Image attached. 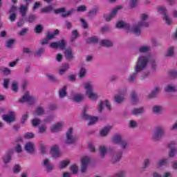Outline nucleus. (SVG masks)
Returning <instances> with one entry per match:
<instances>
[{
    "label": "nucleus",
    "mask_w": 177,
    "mask_h": 177,
    "mask_svg": "<svg viewBox=\"0 0 177 177\" xmlns=\"http://www.w3.org/2000/svg\"><path fill=\"white\" fill-rule=\"evenodd\" d=\"M139 3L138 0H130V8L131 9H135V8H136V6H138Z\"/></svg>",
    "instance_id": "obj_56"
},
{
    "label": "nucleus",
    "mask_w": 177,
    "mask_h": 177,
    "mask_svg": "<svg viewBox=\"0 0 177 177\" xmlns=\"http://www.w3.org/2000/svg\"><path fill=\"white\" fill-rule=\"evenodd\" d=\"M149 15L148 14L146 13H143L140 15V21L138 23H142V26H144V27H149V23H146L147 20H149Z\"/></svg>",
    "instance_id": "obj_20"
},
{
    "label": "nucleus",
    "mask_w": 177,
    "mask_h": 177,
    "mask_svg": "<svg viewBox=\"0 0 177 177\" xmlns=\"http://www.w3.org/2000/svg\"><path fill=\"white\" fill-rule=\"evenodd\" d=\"M144 113H145V108L143 106H141L140 108H134L131 111V114L133 115H140Z\"/></svg>",
    "instance_id": "obj_28"
},
{
    "label": "nucleus",
    "mask_w": 177,
    "mask_h": 177,
    "mask_svg": "<svg viewBox=\"0 0 177 177\" xmlns=\"http://www.w3.org/2000/svg\"><path fill=\"white\" fill-rule=\"evenodd\" d=\"M43 165L45 167L47 174L52 172V171H53V169L55 168V166L49 164V159H45L43 161Z\"/></svg>",
    "instance_id": "obj_23"
},
{
    "label": "nucleus",
    "mask_w": 177,
    "mask_h": 177,
    "mask_svg": "<svg viewBox=\"0 0 177 177\" xmlns=\"http://www.w3.org/2000/svg\"><path fill=\"white\" fill-rule=\"evenodd\" d=\"M13 174H20L21 172V167L19 165H15L12 168Z\"/></svg>",
    "instance_id": "obj_50"
},
{
    "label": "nucleus",
    "mask_w": 177,
    "mask_h": 177,
    "mask_svg": "<svg viewBox=\"0 0 177 177\" xmlns=\"http://www.w3.org/2000/svg\"><path fill=\"white\" fill-rule=\"evenodd\" d=\"M161 92V87L156 86L153 88V89L151 91V93L148 95V97L149 99H156L157 97V95Z\"/></svg>",
    "instance_id": "obj_18"
},
{
    "label": "nucleus",
    "mask_w": 177,
    "mask_h": 177,
    "mask_svg": "<svg viewBox=\"0 0 177 177\" xmlns=\"http://www.w3.org/2000/svg\"><path fill=\"white\" fill-rule=\"evenodd\" d=\"M2 160L5 165H8V164L12 161V151L8 152L4 156H3Z\"/></svg>",
    "instance_id": "obj_24"
},
{
    "label": "nucleus",
    "mask_w": 177,
    "mask_h": 177,
    "mask_svg": "<svg viewBox=\"0 0 177 177\" xmlns=\"http://www.w3.org/2000/svg\"><path fill=\"white\" fill-rule=\"evenodd\" d=\"M174 47H170L167 51V53L165 55L166 57H172L174 56Z\"/></svg>",
    "instance_id": "obj_62"
},
{
    "label": "nucleus",
    "mask_w": 177,
    "mask_h": 177,
    "mask_svg": "<svg viewBox=\"0 0 177 177\" xmlns=\"http://www.w3.org/2000/svg\"><path fill=\"white\" fill-rule=\"evenodd\" d=\"M164 91L167 93H174L175 92H177V88L176 86L172 84H168L164 88Z\"/></svg>",
    "instance_id": "obj_25"
},
{
    "label": "nucleus",
    "mask_w": 177,
    "mask_h": 177,
    "mask_svg": "<svg viewBox=\"0 0 177 177\" xmlns=\"http://www.w3.org/2000/svg\"><path fill=\"white\" fill-rule=\"evenodd\" d=\"M169 149H171L169 153V156L171 157V158L175 157L177 154V149L175 147V143L171 142L170 144L168 145Z\"/></svg>",
    "instance_id": "obj_19"
},
{
    "label": "nucleus",
    "mask_w": 177,
    "mask_h": 177,
    "mask_svg": "<svg viewBox=\"0 0 177 177\" xmlns=\"http://www.w3.org/2000/svg\"><path fill=\"white\" fill-rule=\"evenodd\" d=\"M104 106H106L108 110H111V104L108 100H106L104 102L103 101H100L97 105L98 107V113H102Z\"/></svg>",
    "instance_id": "obj_16"
},
{
    "label": "nucleus",
    "mask_w": 177,
    "mask_h": 177,
    "mask_svg": "<svg viewBox=\"0 0 177 177\" xmlns=\"http://www.w3.org/2000/svg\"><path fill=\"white\" fill-rule=\"evenodd\" d=\"M50 153L53 158H57L60 157V151H59V146L55 145L50 149Z\"/></svg>",
    "instance_id": "obj_21"
},
{
    "label": "nucleus",
    "mask_w": 177,
    "mask_h": 177,
    "mask_svg": "<svg viewBox=\"0 0 177 177\" xmlns=\"http://www.w3.org/2000/svg\"><path fill=\"white\" fill-rule=\"evenodd\" d=\"M116 28H129V25L124 22V21H119L117 22Z\"/></svg>",
    "instance_id": "obj_38"
},
{
    "label": "nucleus",
    "mask_w": 177,
    "mask_h": 177,
    "mask_svg": "<svg viewBox=\"0 0 177 177\" xmlns=\"http://www.w3.org/2000/svg\"><path fill=\"white\" fill-rule=\"evenodd\" d=\"M99 151L100 154L101 158H104L106 156V153H107V149H106V147L104 146H100L99 148Z\"/></svg>",
    "instance_id": "obj_44"
},
{
    "label": "nucleus",
    "mask_w": 177,
    "mask_h": 177,
    "mask_svg": "<svg viewBox=\"0 0 177 177\" xmlns=\"http://www.w3.org/2000/svg\"><path fill=\"white\" fill-rule=\"evenodd\" d=\"M97 13H99V8L96 7L88 11L87 16L90 19H92L93 17H96V16H97Z\"/></svg>",
    "instance_id": "obj_31"
},
{
    "label": "nucleus",
    "mask_w": 177,
    "mask_h": 177,
    "mask_svg": "<svg viewBox=\"0 0 177 177\" xmlns=\"http://www.w3.org/2000/svg\"><path fill=\"white\" fill-rule=\"evenodd\" d=\"M76 10L77 13H81L82 12H86V10H88V8L84 5H82L77 7Z\"/></svg>",
    "instance_id": "obj_58"
},
{
    "label": "nucleus",
    "mask_w": 177,
    "mask_h": 177,
    "mask_svg": "<svg viewBox=\"0 0 177 177\" xmlns=\"http://www.w3.org/2000/svg\"><path fill=\"white\" fill-rule=\"evenodd\" d=\"M31 124L32 127H38V125L41 124V119L34 118L32 120Z\"/></svg>",
    "instance_id": "obj_55"
},
{
    "label": "nucleus",
    "mask_w": 177,
    "mask_h": 177,
    "mask_svg": "<svg viewBox=\"0 0 177 177\" xmlns=\"http://www.w3.org/2000/svg\"><path fill=\"white\" fill-rule=\"evenodd\" d=\"M42 31H44V26L41 24L36 25L35 28V32H36V34H41Z\"/></svg>",
    "instance_id": "obj_51"
},
{
    "label": "nucleus",
    "mask_w": 177,
    "mask_h": 177,
    "mask_svg": "<svg viewBox=\"0 0 177 177\" xmlns=\"http://www.w3.org/2000/svg\"><path fill=\"white\" fill-rule=\"evenodd\" d=\"M149 61V59H148ZM149 62V64L151 66V70L152 71H157V62L154 59H151L148 63Z\"/></svg>",
    "instance_id": "obj_39"
},
{
    "label": "nucleus",
    "mask_w": 177,
    "mask_h": 177,
    "mask_svg": "<svg viewBox=\"0 0 177 177\" xmlns=\"http://www.w3.org/2000/svg\"><path fill=\"white\" fill-rule=\"evenodd\" d=\"M59 99H64L67 96V86H64L58 91Z\"/></svg>",
    "instance_id": "obj_26"
},
{
    "label": "nucleus",
    "mask_w": 177,
    "mask_h": 177,
    "mask_svg": "<svg viewBox=\"0 0 177 177\" xmlns=\"http://www.w3.org/2000/svg\"><path fill=\"white\" fill-rule=\"evenodd\" d=\"M149 167H150V159H145L141 167L142 171H146Z\"/></svg>",
    "instance_id": "obj_43"
},
{
    "label": "nucleus",
    "mask_w": 177,
    "mask_h": 177,
    "mask_svg": "<svg viewBox=\"0 0 177 177\" xmlns=\"http://www.w3.org/2000/svg\"><path fill=\"white\" fill-rule=\"evenodd\" d=\"M167 135V131H165V127L162 126H158L155 127L152 135V140L153 142H160L165 138Z\"/></svg>",
    "instance_id": "obj_2"
},
{
    "label": "nucleus",
    "mask_w": 177,
    "mask_h": 177,
    "mask_svg": "<svg viewBox=\"0 0 177 177\" xmlns=\"http://www.w3.org/2000/svg\"><path fill=\"white\" fill-rule=\"evenodd\" d=\"M147 64H149V57H147V55L140 56L135 66L134 72L127 78L128 82H135V80L139 75V73H142L147 67Z\"/></svg>",
    "instance_id": "obj_1"
},
{
    "label": "nucleus",
    "mask_w": 177,
    "mask_h": 177,
    "mask_svg": "<svg viewBox=\"0 0 177 177\" xmlns=\"http://www.w3.org/2000/svg\"><path fill=\"white\" fill-rule=\"evenodd\" d=\"M86 44H99V39L96 36H93L91 37L87 38L86 40Z\"/></svg>",
    "instance_id": "obj_35"
},
{
    "label": "nucleus",
    "mask_w": 177,
    "mask_h": 177,
    "mask_svg": "<svg viewBox=\"0 0 177 177\" xmlns=\"http://www.w3.org/2000/svg\"><path fill=\"white\" fill-rule=\"evenodd\" d=\"M116 177H126L127 176V171H120L116 173L115 174Z\"/></svg>",
    "instance_id": "obj_64"
},
{
    "label": "nucleus",
    "mask_w": 177,
    "mask_h": 177,
    "mask_svg": "<svg viewBox=\"0 0 177 177\" xmlns=\"http://www.w3.org/2000/svg\"><path fill=\"white\" fill-rule=\"evenodd\" d=\"M123 153L124 152L122 151H118L113 155L111 162H112V164H113V165H115V164H118V162H120V161H121Z\"/></svg>",
    "instance_id": "obj_15"
},
{
    "label": "nucleus",
    "mask_w": 177,
    "mask_h": 177,
    "mask_svg": "<svg viewBox=\"0 0 177 177\" xmlns=\"http://www.w3.org/2000/svg\"><path fill=\"white\" fill-rule=\"evenodd\" d=\"M24 150L27 151V153H29V154H32L35 151V147L34 142H28L26 143L24 147Z\"/></svg>",
    "instance_id": "obj_17"
},
{
    "label": "nucleus",
    "mask_w": 177,
    "mask_h": 177,
    "mask_svg": "<svg viewBox=\"0 0 177 177\" xmlns=\"http://www.w3.org/2000/svg\"><path fill=\"white\" fill-rule=\"evenodd\" d=\"M99 44L101 46H103L104 48H113V44L111 40L109 39H103L99 41Z\"/></svg>",
    "instance_id": "obj_22"
},
{
    "label": "nucleus",
    "mask_w": 177,
    "mask_h": 177,
    "mask_svg": "<svg viewBox=\"0 0 177 177\" xmlns=\"http://www.w3.org/2000/svg\"><path fill=\"white\" fill-rule=\"evenodd\" d=\"M151 45L152 46H153L154 48H157V46H161V42L158 41V40H157L155 38H152L151 40Z\"/></svg>",
    "instance_id": "obj_53"
},
{
    "label": "nucleus",
    "mask_w": 177,
    "mask_h": 177,
    "mask_svg": "<svg viewBox=\"0 0 177 177\" xmlns=\"http://www.w3.org/2000/svg\"><path fill=\"white\" fill-rule=\"evenodd\" d=\"M64 55L66 60L71 61L74 59V53H73L72 49H66Z\"/></svg>",
    "instance_id": "obj_29"
},
{
    "label": "nucleus",
    "mask_w": 177,
    "mask_h": 177,
    "mask_svg": "<svg viewBox=\"0 0 177 177\" xmlns=\"http://www.w3.org/2000/svg\"><path fill=\"white\" fill-rule=\"evenodd\" d=\"M49 46L52 49H60L61 50H64L66 46H67V41H66L65 39H61L58 41L50 43Z\"/></svg>",
    "instance_id": "obj_8"
},
{
    "label": "nucleus",
    "mask_w": 177,
    "mask_h": 177,
    "mask_svg": "<svg viewBox=\"0 0 177 177\" xmlns=\"http://www.w3.org/2000/svg\"><path fill=\"white\" fill-rule=\"evenodd\" d=\"M91 162V158L88 156H84L82 159V167H81V172L82 174H85L86 172V170L88 169V165H89Z\"/></svg>",
    "instance_id": "obj_13"
},
{
    "label": "nucleus",
    "mask_w": 177,
    "mask_h": 177,
    "mask_svg": "<svg viewBox=\"0 0 177 177\" xmlns=\"http://www.w3.org/2000/svg\"><path fill=\"white\" fill-rule=\"evenodd\" d=\"M46 77L53 84H59V82H60V80L56 77L54 75H47Z\"/></svg>",
    "instance_id": "obj_36"
},
{
    "label": "nucleus",
    "mask_w": 177,
    "mask_h": 177,
    "mask_svg": "<svg viewBox=\"0 0 177 177\" xmlns=\"http://www.w3.org/2000/svg\"><path fill=\"white\" fill-rule=\"evenodd\" d=\"M121 8V6H118L116 8L113 9L108 15H104L103 17L106 20V21H111L112 19H114V17L117 16V13H118V10H120Z\"/></svg>",
    "instance_id": "obj_12"
},
{
    "label": "nucleus",
    "mask_w": 177,
    "mask_h": 177,
    "mask_svg": "<svg viewBox=\"0 0 177 177\" xmlns=\"http://www.w3.org/2000/svg\"><path fill=\"white\" fill-rule=\"evenodd\" d=\"M28 8L24 5H21L19 8V12L22 16V17H26V15H27V10Z\"/></svg>",
    "instance_id": "obj_42"
},
{
    "label": "nucleus",
    "mask_w": 177,
    "mask_h": 177,
    "mask_svg": "<svg viewBox=\"0 0 177 177\" xmlns=\"http://www.w3.org/2000/svg\"><path fill=\"white\" fill-rule=\"evenodd\" d=\"M123 140L121 135L117 133L113 137L112 142L115 143V145H119Z\"/></svg>",
    "instance_id": "obj_33"
},
{
    "label": "nucleus",
    "mask_w": 177,
    "mask_h": 177,
    "mask_svg": "<svg viewBox=\"0 0 177 177\" xmlns=\"http://www.w3.org/2000/svg\"><path fill=\"white\" fill-rule=\"evenodd\" d=\"M52 10H53V6L51 5L41 9V13H50Z\"/></svg>",
    "instance_id": "obj_47"
},
{
    "label": "nucleus",
    "mask_w": 177,
    "mask_h": 177,
    "mask_svg": "<svg viewBox=\"0 0 177 177\" xmlns=\"http://www.w3.org/2000/svg\"><path fill=\"white\" fill-rule=\"evenodd\" d=\"M3 120L7 124H12L16 121V117H15V112L10 111L8 112V115H3Z\"/></svg>",
    "instance_id": "obj_14"
},
{
    "label": "nucleus",
    "mask_w": 177,
    "mask_h": 177,
    "mask_svg": "<svg viewBox=\"0 0 177 177\" xmlns=\"http://www.w3.org/2000/svg\"><path fill=\"white\" fill-rule=\"evenodd\" d=\"M75 8H71L69 10H66V8H60L59 9H55L53 10L54 13L55 15H59V13H62L61 16L64 19H66V17H68L74 13H75Z\"/></svg>",
    "instance_id": "obj_6"
},
{
    "label": "nucleus",
    "mask_w": 177,
    "mask_h": 177,
    "mask_svg": "<svg viewBox=\"0 0 177 177\" xmlns=\"http://www.w3.org/2000/svg\"><path fill=\"white\" fill-rule=\"evenodd\" d=\"M19 103L27 102L28 104H34L35 103V97L30 95V91H26L24 96L19 100Z\"/></svg>",
    "instance_id": "obj_9"
},
{
    "label": "nucleus",
    "mask_w": 177,
    "mask_h": 177,
    "mask_svg": "<svg viewBox=\"0 0 177 177\" xmlns=\"http://www.w3.org/2000/svg\"><path fill=\"white\" fill-rule=\"evenodd\" d=\"M11 88H12V91L13 92H15V93H17V92L19 91V85L17 84V82H13L12 83V85H11Z\"/></svg>",
    "instance_id": "obj_57"
},
{
    "label": "nucleus",
    "mask_w": 177,
    "mask_h": 177,
    "mask_svg": "<svg viewBox=\"0 0 177 177\" xmlns=\"http://www.w3.org/2000/svg\"><path fill=\"white\" fill-rule=\"evenodd\" d=\"M158 12H159V13L162 15L163 17L168 15V10H167L165 8L160 7Z\"/></svg>",
    "instance_id": "obj_52"
},
{
    "label": "nucleus",
    "mask_w": 177,
    "mask_h": 177,
    "mask_svg": "<svg viewBox=\"0 0 177 177\" xmlns=\"http://www.w3.org/2000/svg\"><path fill=\"white\" fill-rule=\"evenodd\" d=\"M86 91V95L88 96V99L96 102L99 99V95L97 93L93 91V85L91 82H87L84 85Z\"/></svg>",
    "instance_id": "obj_4"
},
{
    "label": "nucleus",
    "mask_w": 177,
    "mask_h": 177,
    "mask_svg": "<svg viewBox=\"0 0 177 177\" xmlns=\"http://www.w3.org/2000/svg\"><path fill=\"white\" fill-rule=\"evenodd\" d=\"M86 75V68H85V67H82L79 72V77L81 79L85 78Z\"/></svg>",
    "instance_id": "obj_48"
},
{
    "label": "nucleus",
    "mask_w": 177,
    "mask_h": 177,
    "mask_svg": "<svg viewBox=\"0 0 177 177\" xmlns=\"http://www.w3.org/2000/svg\"><path fill=\"white\" fill-rule=\"evenodd\" d=\"M16 42V40L15 39H10L8 41H6V48H8L9 49L12 48V46L15 45V43Z\"/></svg>",
    "instance_id": "obj_54"
},
{
    "label": "nucleus",
    "mask_w": 177,
    "mask_h": 177,
    "mask_svg": "<svg viewBox=\"0 0 177 177\" xmlns=\"http://www.w3.org/2000/svg\"><path fill=\"white\" fill-rule=\"evenodd\" d=\"M169 75L171 77V78H177V71L176 70H170L168 72Z\"/></svg>",
    "instance_id": "obj_63"
},
{
    "label": "nucleus",
    "mask_w": 177,
    "mask_h": 177,
    "mask_svg": "<svg viewBox=\"0 0 177 177\" xmlns=\"http://www.w3.org/2000/svg\"><path fill=\"white\" fill-rule=\"evenodd\" d=\"M24 138L26 139V140H30V139H34V138H35V134L32 132H26L24 133Z\"/></svg>",
    "instance_id": "obj_45"
},
{
    "label": "nucleus",
    "mask_w": 177,
    "mask_h": 177,
    "mask_svg": "<svg viewBox=\"0 0 177 177\" xmlns=\"http://www.w3.org/2000/svg\"><path fill=\"white\" fill-rule=\"evenodd\" d=\"M44 113H45V110L44 109V108H42L41 106H38L36 109V114H37V115H42L44 114Z\"/></svg>",
    "instance_id": "obj_60"
},
{
    "label": "nucleus",
    "mask_w": 177,
    "mask_h": 177,
    "mask_svg": "<svg viewBox=\"0 0 177 177\" xmlns=\"http://www.w3.org/2000/svg\"><path fill=\"white\" fill-rule=\"evenodd\" d=\"M142 27H145V26L143 25V22H138L137 24L133 26L130 31L133 34H135L136 35H138L139 37L142 34Z\"/></svg>",
    "instance_id": "obj_11"
},
{
    "label": "nucleus",
    "mask_w": 177,
    "mask_h": 177,
    "mask_svg": "<svg viewBox=\"0 0 177 177\" xmlns=\"http://www.w3.org/2000/svg\"><path fill=\"white\" fill-rule=\"evenodd\" d=\"M73 131L74 129H73V127H70L66 131V139L64 140L65 145H68V146H71V145H77L78 138L75 136H73Z\"/></svg>",
    "instance_id": "obj_5"
},
{
    "label": "nucleus",
    "mask_w": 177,
    "mask_h": 177,
    "mask_svg": "<svg viewBox=\"0 0 177 177\" xmlns=\"http://www.w3.org/2000/svg\"><path fill=\"white\" fill-rule=\"evenodd\" d=\"M71 162L70 160H64L60 162L59 164V169H64V168H67L68 165H70Z\"/></svg>",
    "instance_id": "obj_41"
},
{
    "label": "nucleus",
    "mask_w": 177,
    "mask_h": 177,
    "mask_svg": "<svg viewBox=\"0 0 177 177\" xmlns=\"http://www.w3.org/2000/svg\"><path fill=\"white\" fill-rule=\"evenodd\" d=\"M118 145L120 146L122 150H127L128 149V142L124 139Z\"/></svg>",
    "instance_id": "obj_49"
},
{
    "label": "nucleus",
    "mask_w": 177,
    "mask_h": 177,
    "mask_svg": "<svg viewBox=\"0 0 177 177\" xmlns=\"http://www.w3.org/2000/svg\"><path fill=\"white\" fill-rule=\"evenodd\" d=\"M37 20V16L35 15L30 14L28 17V18L25 19V21H28V23H34Z\"/></svg>",
    "instance_id": "obj_46"
},
{
    "label": "nucleus",
    "mask_w": 177,
    "mask_h": 177,
    "mask_svg": "<svg viewBox=\"0 0 177 177\" xmlns=\"http://www.w3.org/2000/svg\"><path fill=\"white\" fill-rule=\"evenodd\" d=\"M164 108L162 106L155 105L152 107V111L153 114H157L160 115V114H162V111Z\"/></svg>",
    "instance_id": "obj_30"
},
{
    "label": "nucleus",
    "mask_w": 177,
    "mask_h": 177,
    "mask_svg": "<svg viewBox=\"0 0 177 177\" xmlns=\"http://www.w3.org/2000/svg\"><path fill=\"white\" fill-rule=\"evenodd\" d=\"M80 21L82 23V28H84V30H86L88 28L89 25L88 24V22L84 19H80Z\"/></svg>",
    "instance_id": "obj_59"
},
{
    "label": "nucleus",
    "mask_w": 177,
    "mask_h": 177,
    "mask_svg": "<svg viewBox=\"0 0 177 177\" xmlns=\"http://www.w3.org/2000/svg\"><path fill=\"white\" fill-rule=\"evenodd\" d=\"M131 100L133 103H138V95L136 94V92L133 91L131 93Z\"/></svg>",
    "instance_id": "obj_61"
},
{
    "label": "nucleus",
    "mask_w": 177,
    "mask_h": 177,
    "mask_svg": "<svg viewBox=\"0 0 177 177\" xmlns=\"http://www.w3.org/2000/svg\"><path fill=\"white\" fill-rule=\"evenodd\" d=\"M47 32L48 33L46 35V37L43 39L41 42V45H46L49 44V41H50L51 39H55V38H56L57 35H60V30H59L58 29L55 30L53 33H50V31L49 30H48Z\"/></svg>",
    "instance_id": "obj_7"
},
{
    "label": "nucleus",
    "mask_w": 177,
    "mask_h": 177,
    "mask_svg": "<svg viewBox=\"0 0 177 177\" xmlns=\"http://www.w3.org/2000/svg\"><path fill=\"white\" fill-rule=\"evenodd\" d=\"M114 102L116 104H121L125 102V96L124 95H116L114 97Z\"/></svg>",
    "instance_id": "obj_27"
},
{
    "label": "nucleus",
    "mask_w": 177,
    "mask_h": 177,
    "mask_svg": "<svg viewBox=\"0 0 177 177\" xmlns=\"http://www.w3.org/2000/svg\"><path fill=\"white\" fill-rule=\"evenodd\" d=\"M82 118L84 120V121H89L88 123V127H92V125H95L96 122L99 120L98 117L92 116L88 114V107L84 106L82 112Z\"/></svg>",
    "instance_id": "obj_3"
},
{
    "label": "nucleus",
    "mask_w": 177,
    "mask_h": 177,
    "mask_svg": "<svg viewBox=\"0 0 177 177\" xmlns=\"http://www.w3.org/2000/svg\"><path fill=\"white\" fill-rule=\"evenodd\" d=\"M84 99L85 96H84V95L76 94L73 97V102H75V103H80V102H82Z\"/></svg>",
    "instance_id": "obj_40"
},
{
    "label": "nucleus",
    "mask_w": 177,
    "mask_h": 177,
    "mask_svg": "<svg viewBox=\"0 0 177 177\" xmlns=\"http://www.w3.org/2000/svg\"><path fill=\"white\" fill-rule=\"evenodd\" d=\"M111 130V127H105L100 132V136L105 137L109 135V133Z\"/></svg>",
    "instance_id": "obj_34"
},
{
    "label": "nucleus",
    "mask_w": 177,
    "mask_h": 177,
    "mask_svg": "<svg viewBox=\"0 0 177 177\" xmlns=\"http://www.w3.org/2000/svg\"><path fill=\"white\" fill-rule=\"evenodd\" d=\"M16 12H17V7H16V6H12L8 12V14L10 15L8 19L11 23L16 21V19H17V14Z\"/></svg>",
    "instance_id": "obj_10"
},
{
    "label": "nucleus",
    "mask_w": 177,
    "mask_h": 177,
    "mask_svg": "<svg viewBox=\"0 0 177 177\" xmlns=\"http://www.w3.org/2000/svg\"><path fill=\"white\" fill-rule=\"evenodd\" d=\"M62 123H57L55 124H53L50 128L51 132H59V131H62Z\"/></svg>",
    "instance_id": "obj_37"
},
{
    "label": "nucleus",
    "mask_w": 177,
    "mask_h": 177,
    "mask_svg": "<svg viewBox=\"0 0 177 177\" xmlns=\"http://www.w3.org/2000/svg\"><path fill=\"white\" fill-rule=\"evenodd\" d=\"M169 162V159L163 158V159L159 160L157 162L156 165H158V167H159V168H161L162 167H167Z\"/></svg>",
    "instance_id": "obj_32"
}]
</instances>
